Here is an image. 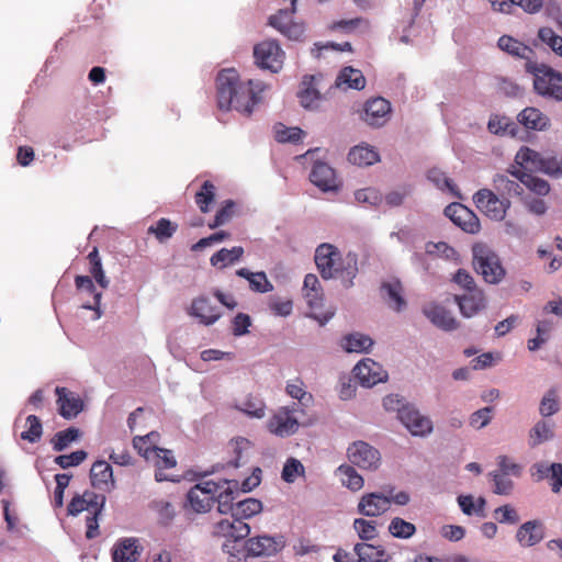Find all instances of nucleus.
<instances>
[{
    "instance_id": "nucleus-1",
    "label": "nucleus",
    "mask_w": 562,
    "mask_h": 562,
    "mask_svg": "<svg viewBox=\"0 0 562 562\" xmlns=\"http://www.w3.org/2000/svg\"><path fill=\"white\" fill-rule=\"evenodd\" d=\"M217 105L221 110L236 111L249 116L254 106L260 102L265 85L257 80L240 82L239 74L234 68L223 69L216 78Z\"/></svg>"
},
{
    "instance_id": "nucleus-2",
    "label": "nucleus",
    "mask_w": 562,
    "mask_h": 562,
    "mask_svg": "<svg viewBox=\"0 0 562 562\" xmlns=\"http://www.w3.org/2000/svg\"><path fill=\"white\" fill-rule=\"evenodd\" d=\"M315 265L323 279L341 277L352 280L358 271L357 258L348 255L345 259L337 247L331 244H322L315 250Z\"/></svg>"
},
{
    "instance_id": "nucleus-3",
    "label": "nucleus",
    "mask_w": 562,
    "mask_h": 562,
    "mask_svg": "<svg viewBox=\"0 0 562 562\" xmlns=\"http://www.w3.org/2000/svg\"><path fill=\"white\" fill-rule=\"evenodd\" d=\"M262 509V504L256 498H246L238 501L229 518L220 520L214 526V535L218 537L246 538L250 532V527L244 521Z\"/></svg>"
},
{
    "instance_id": "nucleus-4",
    "label": "nucleus",
    "mask_w": 562,
    "mask_h": 562,
    "mask_svg": "<svg viewBox=\"0 0 562 562\" xmlns=\"http://www.w3.org/2000/svg\"><path fill=\"white\" fill-rule=\"evenodd\" d=\"M526 72L533 77L535 91L544 98L562 101V74L544 64L525 63Z\"/></svg>"
},
{
    "instance_id": "nucleus-5",
    "label": "nucleus",
    "mask_w": 562,
    "mask_h": 562,
    "mask_svg": "<svg viewBox=\"0 0 562 562\" xmlns=\"http://www.w3.org/2000/svg\"><path fill=\"white\" fill-rule=\"evenodd\" d=\"M515 161L526 170L541 171L553 177L562 175V158L544 157L529 147H521L515 156Z\"/></svg>"
},
{
    "instance_id": "nucleus-6",
    "label": "nucleus",
    "mask_w": 562,
    "mask_h": 562,
    "mask_svg": "<svg viewBox=\"0 0 562 562\" xmlns=\"http://www.w3.org/2000/svg\"><path fill=\"white\" fill-rule=\"evenodd\" d=\"M473 266L475 271L491 284L501 282L505 276V269L498 256L484 246H475L473 248Z\"/></svg>"
},
{
    "instance_id": "nucleus-7",
    "label": "nucleus",
    "mask_w": 562,
    "mask_h": 562,
    "mask_svg": "<svg viewBox=\"0 0 562 562\" xmlns=\"http://www.w3.org/2000/svg\"><path fill=\"white\" fill-rule=\"evenodd\" d=\"M300 415H304V411L299 404L282 406L269 419L268 430L279 437H289L297 431Z\"/></svg>"
},
{
    "instance_id": "nucleus-8",
    "label": "nucleus",
    "mask_w": 562,
    "mask_h": 562,
    "mask_svg": "<svg viewBox=\"0 0 562 562\" xmlns=\"http://www.w3.org/2000/svg\"><path fill=\"white\" fill-rule=\"evenodd\" d=\"M476 207L487 217L494 221L504 220L510 202L506 198L497 196L490 189H481L473 195Z\"/></svg>"
},
{
    "instance_id": "nucleus-9",
    "label": "nucleus",
    "mask_w": 562,
    "mask_h": 562,
    "mask_svg": "<svg viewBox=\"0 0 562 562\" xmlns=\"http://www.w3.org/2000/svg\"><path fill=\"white\" fill-rule=\"evenodd\" d=\"M223 485L215 481L207 480L195 484L188 492V502L196 513L209 512L215 503V496Z\"/></svg>"
},
{
    "instance_id": "nucleus-10",
    "label": "nucleus",
    "mask_w": 562,
    "mask_h": 562,
    "mask_svg": "<svg viewBox=\"0 0 562 562\" xmlns=\"http://www.w3.org/2000/svg\"><path fill=\"white\" fill-rule=\"evenodd\" d=\"M291 8L281 9L269 18V24L289 40L299 41L304 35V25L293 21L296 12V0H289Z\"/></svg>"
},
{
    "instance_id": "nucleus-11",
    "label": "nucleus",
    "mask_w": 562,
    "mask_h": 562,
    "mask_svg": "<svg viewBox=\"0 0 562 562\" xmlns=\"http://www.w3.org/2000/svg\"><path fill=\"white\" fill-rule=\"evenodd\" d=\"M254 57L258 67L271 72L282 69L284 53L276 41H263L254 47Z\"/></svg>"
},
{
    "instance_id": "nucleus-12",
    "label": "nucleus",
    "mask_w": 562,
    "mask_h": 562,
    "mask_svg": "<svg viewBox=\"0 0 562 562\" xmlns=\"http://www.w3.org/2000/svg\"><path fill=\"white\" fill-rule=\"evenodd\" d=\"M348 459L362 470L374 471L381 462V454L378 449L366 441H356L347 450Z\"/></svg>"
},
{
    "instance_id": "nucleus-13",
    "label": "nucleus",
    "mask_w": 562,
    "mask_h": 562,
    "mask_svg": "<svg viewBox=\"0 0 562 562\" xmlns=\"http://www.w3.org/2000/svg\"><path fill=\"white\" fill-rule=\"evenodd\" d=\"M445 215L465 233L476 234L480 231L481 225L477 216L461 203L449 204L445 209Z\"/></svg>"
},
{
    "instance_id": "nucleus-14",
    "label": "nucleus",
    "mask_w": 562,
    "mask_h": 562,
    "mask_svg": "<svg viewBox=\"0 0 562 562\" xmlns=\"http://www.w3.org/2000/svg\"><path fill=\"white\" fill-rule=\"evenodd\" d=\"M355 378L362 386L371 387L387 379L382 366L370 358L361 360L353 369Z\"/></svg>"
},
{
    "instance_id": "nucleus-15",
    "label": "nucleus",
    "mask_w": 562,
    "mask_h": 562,
    "mask_svg": "<svg viewBox=\"0 0 562 562\" xmlns=\"http://www.w3.org/2000/svg\"><path fill=\"white\" fill-rule=\"evenodd\" d=\"M391 508V497L380 492L363 494L357 505V512L367 517H379Z\"/></svg>"
},
{
    "instance_id": "nucleus-16",
    "label": "nucleus",
    "mask_w": 562,
    "mask_h": 562,
    "mask_svg": "<svg viewBox=\"0 0 562 562\" xmlns=\"http://www.w3.org/2000/svg\"><path fill=\"white\" fill-rule=\"evenodd\" d=\"M391 115L390 102L381 97L368 100L364 104L362 120L370 126H383Z\"/></svg>"
},
{
    "instance_id": "nucleus-17",
    "label": "nucleus",
    "mask_w": 562,
    "mask_h": 562,
    "mask_svg": "<svg viewBox=\"0 0 562 562\" xmlns=\"http://www.w3.org/2000/svg\"><path fill=\"white\" fill-rule=\"evenodd\" d=\"M105 502L103 495H98L92 491H86L82 495L75 496L68 507V515L76 516L85 510L90 514H100Z\"/></svg>"
},
{
    "instance_id": "nucleus-18",
    "label": "nucleus",
    "mask_w": 562,
    "mask_h": 562,
    "mask_svg": "<svg viewBox=\"0 0 562 562\" xmlns=\"http://www.w3.org/2000/svg\"><path fill=\"white\" fill-rule=\"evenodd\" d=\"M423 313L432 325L445 331H452L459 327V322L441 304L430 302L424 305Z\"/></svg>"
},
{
    "instance_id": "nucleus-19",
    "label": "nucleus",
    "mask_w": 562,
    "mask_h": 562,
    "mask_svg": "<svg viewBox=\"0 0 562 562\" xmlns=\"http://www.w3.org/2000/svg\"><path fill=\"white\" fill-rule=\"evenodd\" d=\"M55 393L57 395L58 413L61 417L72 419L82 412L83 402L79 395L63 386H57Z\"/></svg>"
},
{
    "instance_id": "nucleus-20",
    "label": "nucleus",
    "mask_w": 562,
    "mask_h": 562,
    "mask_svg": "<svg viewBox=\"0 0 562 562\" xmlns=\"http://www.w3.org/2000/svg\"><path fill=\"white\" fill-rule=\"evenodd\" d=\"M400 420L413 436L423 437L432 430L431 420L413 407L400 411Z\"/></svg>"
},
{
    "instance_id": "nucleus-21",
    "label": "nucleus",
    "mask_w": 562,
    "mask_h": 562,
    "mask_svg": "<svg viewBox=\"0 0 562 562\" xmlns=\"http://www.w3.org/2000/svg\"><path fill=\"white\" fill-rule=\"evenodd\" d=\"M454 301L459 305L460 312L464 317H472L486 307V297L479 288H472L471 291L462 295H456Z\"/></svg>"
},
{
    "instance_id": "nucleus-22",
    "label": "nucleus",
    "mask_w": 562,
    "mask_h": 562,
    "mask_svg": "<svg viewBox=\"0 0 562 562\" xmlns=\"http://www.w3.org/2000/svg\"><path fill=\"white\" fill-rule=\"evenodd\" d=\"M546 537V527L540 519L528 520L516 531V540L521 547H533Z\"/></svg>"
},
{
    "instance_id": "nucleus-23",
    "label": "nucleus",
    "mask_w": 562,
    "mask_h": 562,
    "mask_svg": "<svg viewBox=\"0 0 562 562\" xmlns=\"http://www.w3.org/2000/svg\"><path fill=\"white\" fill-rule=\"evenodd\" d=\"M310 179L322 191H335L339 187L335 170L323 161H316L313 165Z\"/></svg>"
},
{
    "instance_id": "nucleus-24",
    "label": "nucleus",
    "mask_w": 562,
    "mask_h": 562,
    "mask_svg": "<svg viewBox=\"0 0 562 562\" xmlns=\"http://www.w3.org/2000/svg\"><path fill=\"white\" fill-rule=\"evenodd\" d=\"M245 543L247 553L250 557L272 555L282 548L280 541L269 536L252 537L245 541Z\"/></svg>"
},
{
    "instance_id": "nucleus-25",
    "label": "nucleus",
    "mask_w": 562,
    "mask_h": 562,
    "mask_svg": "<svg viewBox=\"0 0 562 562\" xmlns=\"http://www.w3.org/2000/svg\"><path fill=\"white\" fill-rule=\"evenodd\" d=\"M221 490H218L215 502H217V510L221 514H231L233 513L235 508V499L238 496V482L237 481H227L223 480L220 481Z\"/></svg>"
},
{
    "instance_id": "nucleus-26",
    "label": "nucleus",
    "mask_w": 562,
    "mask_h": 562,
    "mask_svg": "<svg viewBox=\"0 0 562 562\" xmlns=\"http://www.w3.org/2000/svg\"><path fill=\"white\" fill-rule=\"evenodd\" d=\"M497 46L508 55L525 59L526 63H535V52L531 47L509 35H503L498 38Z\"/></svg>"
},
{
    "instance_id": "nucleus-27",
    "label": "nucleus",
    "mask_w": 562,
    "mask_h": 562,
    "mask_svg": "<svg viewBox=\"0 0 562 562\" xmlns=\"http://www.w3.org/2000/svg\"><path fill=\"white\" fill-rule=\"evenodd\" d=\"M143 549L138 541L133 538H126L119 541L112 550L113 562H137Z\"/></svg>"
},
{
    "instance_id": "nucleus-28",
    "label": "nucleus",
    "mask_w": 562,
    "mask_h": 562,
    "mask_svg": "<svg viewBox=\"0 0 562 562\" xmlns=\"http://www.w3.org/2000/svg\"><path fill=\"white\" fill-rule=\"evenodd\" d=\"M190 314L200 318V322L204 325H212L221 317V312L212 305L206 296L193 300Z\"/></svg>"
},
{
    "instance_id": "nucleus-29",
    "label": "nucleus",
    "mask_w": 562,
    "mask_h": 562,
    "mask_svg": "<svg viewBox=\"0 0 562 562\" xmlns=\"http://www.w3.org/2000/svg\"><path fill=\"white\" fill-rule=\"evenodd\" d=\"M90 480L93 487L110 491L114 487L111 465L105 461H95L90 470Z\"/></svg>"
},
{
    "instance_id": "nucleus-30",
    "label": "nucleus",
    "mask_w": 562,
    "mask_h": 562,
    "mask_svg": "<svg viewBox=\"0 0 562 562\" xmlns=\"http://www.w3.org/2000/svg\"><path fill=\"white\" fill-rule=\"evenodd\" d=\"M76 290L80 293H87L92 296L91 302H87L82 304V307L86 310H93L97 312V316L100 317V302L102 297V293L98 292L95 285L92 281V278L89 276H77L75 278Z\"/></svg>"
},
{
    "instance_id": "nucleus-31",
    "label": "nucleus",
    "mask_w": 562,
    "mask_h": 562,
    "mask_svg": "<svg viewBox=\"0 0 562 562\" xmlns=\"http://www.w3.org/2000/svg\"><path fill=\"white\" fill-rule=\"evenodd\" d=\"M308 307L312 310L310 316L317 321L321 326H324L329 319H331L335 315V310L329 308L325 312L323 308L324 294L323 290L306 292L304 293Z\"/></svg>"
},
{
    "instance_id": "nucleus-32",
    "label": "nucleus",
    "mask_w": 562,
    "mask_h": 562,
    "mask_svg": "<svg viewBox=\"0 0 562 562\" xmlns=\"http://www.w3.org/2000/svg\"><path fill=\"white\" fill-rule=\"evenodd\" d=\"M149 462H153L156 467V473L155 479L158 482L162 481H169L171 477L167 474H165V470H169L176 467L177 461L172 454L171 450L162 449V448H156V451H154V456L151 457V460H148Z\"/></svg>"
},
{
    "instance_id": "nucleus-33",
    "label": "nucleus",
    "mask_w": 562,
    "mask_h": 562,
    "mask_svg": "<svg viewBox=\"0 0 562 562\" xmlns=\"http://www.w3.org/2000/svg\"><path fill=\"white\" fill-rule=\"evenodd\" d=\"M353 551L358 562H389L391 558L382 546H373L367 541L355 544Z\"/></svg>"
},
{
    "instance_id": "nucleus-34",
    "label": "nucleus",
    "mask_w": 562,
    "mask_h": 562,
    "mask_svg": "<svg viewBox=\"0 0 562 562\" xmlns=\"http://www.w3.org/2000/svg\"><path fill=\"white\" fill-rule=\"evenodd\" d=\"M381 292L387 305L396 312L402 311L406 306L403 296V286L398 280L383 282Z\"/></svg>"
},
{
    "instance_id": "nucleus-35",
    "label": "nucleus",
    "mask_w": 562,
    "mask_h": 562,
    "mask_svg": "<svg viewBox=\"0 0 562 562\" xmlns=\"http://www.w3.org/2000/svg\"><path fill=\"white\" fill-rule=\"evenodd\" d=\"M518 121L526 128L543 131L550 124L549 117L536 108H526L518 114Z\"/></svg>"
},
{
    "instance_id": "nucleus-36",
    "label": "nucleus",
    "mask_w": 562,
    "mask_h": 562,
    "mask_svg": "<svg viewBox=\"0 0 562 562\" xmlns=\"http://www.w3.org/2000/svg\"><path fill=\"white\" fill-rule=\"evenodd\" d=\"M348 160L352 165L366 167L378 162L380 160V156L374 147L369 145H358L349 150Z\"/></svg>"
},
{
    "instance_id": "nucleus-37",
    "label": "nucleus",
    "mask_w": 562,
    "mask_h": 562,
    "mask_svg": "<svg viewBox=\"0 0 562 562\" xmlns=\"http://www.w3.org/2000/svg\"><path fill=\"white\" fill-rule=\"evenodd\" d=\"M508 172L538 195H547L550 191L549 183L541 178L535 177L519 169L508 170Z\"/></svg>"
},
{
    "instance_id": "nucleus-38",
    "label": "nucleus",
    "mask_w": 562,
    "mask_h": 562,
    "mask_svg": "<svg viewBox=\"0 0 562 562\" xmlns=\"http://www.w3.org/2000/svg\"><path fill=\"white\" fill-rule=\"evenodd\" d=\"M236 274L246 279L249 282V288L254 292L267 293L273 290L272 283L268 280L263 271L251 272L246 268H240L236 271Z\"/></svg>"
},
{
    "instance_id": "nucleus-39",
    "label": "nucleus",
    "mask_w": 562,
    "mask_h": 562,
    "mask_svg": "<svg viewBox=\"0 0 562 562\" xmlns=\"http://www.w3.org/2000/svg\"><path fill=\"white\" fill-rule=\"evenodd\" d=\"M336 86L362 90L366 87V78L359 69L345 67L337 76Z\"/></svg>"
},
{
    "instance_id": "nucleus-40",
    "label": "nucleus",
    "mask_w": 562,
    "mask_h": 562,
    "mask_svg": "<svg viewBox=\"0 0 562 562\" xmlns=\"http://www.w3.org/2000/svg\"><path fill=\"white\" fill-rule=\"evenodd\" d=\"M340 345L347 352H367L373 346V340L368 335L352 333L344 336Z\"/></svg>"
},
{
    "instance_id": "nucleus-41",
    "label": "nucleus",
    "mask_w": 562,
    "mask_h": 562,
    "mask_svg": "<svg viewBox=\"0 0 562 562\" xmlns=\"http://www.w3.org/2000/svg\"><path fill=\"white\" fill-rule=\"evenodd\" d=\"M495 190L502 195H521L524 184L519 180L510 179L507 175H496L493 179Z\"/></svg>"
},
{
    "instance_id": "nucleus-42",
    "label": "nucleus",
    "mask_w": 562,
    "mask_h": 562,
    "mask_svg": "<svg viewBox=\"0 0 562 562\" xmlns=\"http://www.w3.org/2000/svg\"><path fill=\"white\" fill-rule=\"evenodd\" d=\"M244 256V248L240 246H235L232 249L222 248L210 259V262L213 267L225 268L229 265H234L239 261Z\"/></svg>"
},
{
    "instance_id": "nucleus-43",
    "label": "nucleus",
    "mask_w": 562,
    "mask_h": 562,
    "mask_svg": "<svg viewBox=\"0 0 562 562\" xmlns=\"http://www.w3.org/2000/svg\"><path fill=\"white\" fill-rule=\"evenodd\" d=\"M215 195L216 187L210 180H205L194 195V201L202 213L210 212L215 201Z\"/></svg>"
},
{
    "instance_id": "nucleus-44",
    "label": "nucleus",
    "mask_w": 562,
    "mask_h": 562,
    "mask_svg": "<svg viewBox=\"0 0 562 562\" xmlns=\"http://www.w3.org/2000/svg\"><path fill=\"white\" fill-rule=\"evenodd\" d=\"M225 538L226 541L223 543V550L228 554V562H245L249 554L246 550V543L241 541L244 538Z\"/></svg>"
},
{
    "instance_id": "nucleus-45",
    "label": "nucleus",
    "mask_w": 562,
    "mask_h": 562,
    "mask_svg": "<svg viewBox=\"0 0 562 562\" xmlns=\"http://www.w3.org/2000/svg\"><path fill=\"white\" fill-rule=\"evenodd\" d=\"M337 473L341 476V484L350 491L357 492L363 487V477L352 465L341 464L338 467Z\"/></svg>"
},
{
    "instance_id": "nucleus-46",
    "label": "nucleus",
    "mask_w": 562,
    "mask_h": 562,
    "mask_svg": "<svg viewBox=\"0 0 562 562\" xmlns=\"http://www.w3.org/2000/svg\"><path fill=\"white\" fill-rule=\"evenodd\" d=\"M178 229V224L168 218H160L155 225H150L147 233L154 235L159 243L170 239Z\"/></svg>"
},
{
    "instance_id": "nucleus-47",
    "label": "nucleus",
    "mask_w": 562,
    "mask_h": 562,
    "mask_svg": "<svg viewBox=\"0 0 562 562\" xmlns=\"http://www.w3.org/2000/svg\"><path fill=\"white\" fill-rule=\"evenodd\" d=\"M87 259L90 263L89 272L91 273V277L97 281V283L102 288L106 289L110 284L109 279L105 277L101 258L99 256L98 248L94 247L87 256Z\"/></svg>"
},
{
    "instance_id": "nucleus-48",
    "label": "nucleus",
    "mask_w": 562,
    "mask_h": 562,
    "mask_svg": "<svg viewBox=\"0 0 562 562\" xmlns=\"http://www.w3.org/2000/svg\"><path fill=\"white\" fill-rule=\"evenodd\" d=\"M313 76H305L302 81L304 89L299 92L300 102L305 109L314 108L321 99L319 92L313 87Z\"/></svg>"
},
{
    "instance_id": "nucleus-49",
    "label": "nucleus",
    "mask_w": 562,
    "mask_h": 562,
    "mask_svg": "<svg viewBox=\"0 0 562 562\" xmlns=\"http://www.w3.org/2000/svg\"><path fill=\"white\" fill-rule=\"evenodd\" d=\"M80 437V430L76 427H69L65 430H60L54 435L50 439V443L55 451L65 450L71 442L76 441Z\"/></svg>"
},
{
    "instance_id": "nucleus-50",
    "label": "nucleus",
    "mask_w": 562,
    "mask_h": 562,
    "mask_svg": "<svg viewBox=\"0 0 562 562\" xmlns=\"http://www.w3.org/2000/svg\"><path fill=\"white\" fill-rule=\"evenodd\" d=\"M26 429L21 432L20 437L31 443L38 442L43 435V426L40 418L35 415H29L25 419Z\"/></svg>"
},
{
    "instance_id": "nucleus-51",
    "label": "nucleus",
    "mask_w": 562,
    "mask_h": 562,
    "mask_svg": "<svg viewBox=\"0 0 562 562\" xmlns=\"http://www.w3.org/2000/svg\"><path fill=\"white\" fill-rule=\"evenodd\" d=\"M285 391L288 395L299 401L300 408L301 406H307L313 401L312 394L305 391V385L301 379L289 381Z\"/></svg>"
},
{
    "instance_id": "nucleus-52",
    "label": "nucleus",
    "mask_w": 562,
    "mask_h": 562,
    "mask_svg": "<svg viewBox=\"0 0 562 562\" xmlns=\"http://www.w3.org/2000/svg\"><path fill=\"white\" fill-rule=\"evenodd\" d=\"M157 432H149L146 436H136L133 439V447L137 452L143 456L146 461L151 460L156 446L154 445V438H157Z\"/></svg>"
},
{
    "instance_id": "nucleus-53",
    "label": "nucleus",
    "mask_w": 562,
    "mask_h": 562,
    "mask_svg": "<svg viewBox=\"0 0 562 562\" xmlns=\"http://www.w3.org/2000/svg\"><path fill=\"white\" fill-rule=\"evenodd\" d=\"M149 508L156 513L158 522L162 526H168L176 515L173 506L162 499L150 502Z\"/></svg>"
},
{
    "instance_id": "nucleus-54",
    "label": "nucleus",
    "mask_w": 562,
    "mask_h": 562,
    "mask_svg": "<svg viewBox=\"0 0 562 562\" xmlns=\"http://www.w3.org/2000/svg\"><path fill=\"white\" fill-rule=\"evenodd\" d=\"M353 529L358 537L363 541H370L378 537V524L374 520H368L364 518H356L353 520Z\"/></svg>"
},
{
    "instance_id": "nucleus-55",
    "label": "nucleus",
    "mask_w": 562,
    "mask_h": 562,
    "mask_svg": "<svg viewBox=\"0 0 562 562\" xmlns=\"http://www.w3.org/2000/svg\"><path fill=\"white\" fill-rule=\"evenodd\" d=\"M389 531L395 538L408 539L416 532V527L403 518L395 517L389 525Z\"/></svg>"
},
{
    "instance_id": "nucleus-56",
    "label": "nucleus",
    "mask_w": 562,
    "mask_h": 562,
    "mask_svg": "<svg viewBox=\"0 0 562 562\" xmlns=\"http://www.w3.org/2000/svg\"><path fill=\"white\" fill-rule=\"evenodd\" d=\"M515 128V123L510 122L506 116L492 115L487 123V130L495 135L514 134Z\"/></svg>"
},
{
    "instance_id": "nucleus-57",
    "label": "nucleus",
    "mask_w": 562,
    "mask_h": 562,
    "mask_svg": "<svg viewBox=\"0 0 562 562\" xmlns=\"http://www.w3.org/2000/svg\"><path fill=\"white\" fill-rule=\"evenodd\" d=\"M276 140L279 143H293L296 144L301 140L304 132L300 127H286L283 124H278L274 127Z\"/></svg>"
},
{
    "instance_id": "nucleus-58",
    "label": "nucleus",
    "mask_w": 562,
    "mask_h": 562,
    "mask_svg": "<svg viewBox=\"0 0 562 562\" xmlns=\"http://www.w3.org/2000/svg\"><path fill=\"white\" fill-rule=\"evenodd\" d=\"M538 37L557 55L562 57V36L558 35L551 27H541L538 31Z\"/></svg>"
},
{
    "instance_id": "nucleus-59",
    "label": "nucleus",
    "mask_w": 562,
    "mask_h": 562,
    "mask_svg": "<svg viewBox=\"0 0 562 562\" xmlns=\"http://www.w3.org/2000/svg\"><path fill=\"white\" fill-rule=\"evenodd\" d=\"M265 407L263 401L252 395L247 396L240 406H238V408L245 414L257 418L263 417Z\"/></svg>"
},
{
    "instance_id": "nucleus-60",
    "label": "nucleus",
    "mask_w": 562,
    "mask_h": 562,
    "mask_svg": "<svg viewBox=\"0 0 562 562\" xmlns=\"http://www.w3.org/2000/svg\"><path fill=\"white\" fill-rule=\"evenodd\" d=\"M235 212V202L232 200H226L221 209L216 212L215 217L212 222L209 223V227L214 229L218 226H222L229 222Z\"/></svg>"
},
{
    "instance_id": "nucleus-61",
    "label": "nucleus",
    "mask_w": 562,
    "mask_h": 562,
    "mask_svg": "<svg viewBox=\"0 0 562 562\" xmlns=\"http://www.w3.org/2000/svg\"><path fill=\"white\" fill-rule=\"evenodd\" d=\"M552 436H553V432H552L551 426L548 423L540 420L530 430V446H532V447L538 446V445L542 443L543 441L552 438Z\"/></svg>"
},
{
    "instance_id": "nucleus-62",
    "label": "nucleus",
    "mask_w": 562,
    "mask_h": 562,
    "mask_svg": "<svg viewBox=\"0 0 562 562\" xmlns=\"http://www.w3.org/2000/svg\"><path fill=\"white\" fill-rule=\"evenodd\" d=\"M427 178L439 189L441 190H448L451 193H454V184L450 178L446 176L443 171H441L438 168H431L428 173Z\"/></svg>"
},
{
    "instance_id": "nucleus-63",
    "label": "nucleus",
    "mask_w": 562,
    "mask_h": 562,
    "mask_svg": "<svg viewBox=\"0 0 562 562\" xmlns=\"http://www.w3.org/2000/svg\"><path fill=\"white\" fill-rule=\"evenodd\" d=\"M87 458V452L85 450H77L71 452L70 454H60L55 458L54 462L59 465L61 469H67L70 467L79 465Z\"/></svg>"
},
{
    "instance_id": "nucleus-64",
    "label": "nucleus",
    "mask_w": 562,
    "mask_h": 562,
    "mask_svg": "<svg viewBox=\"0 0 562 562\" xmlns=\"http://www.w3.org/2000/svg\"><path fill=\"white\" fill-rule=\"evenodd\" d=\"M303 473V464L299 460L290 458L283 467L282 479L288 483H292L299 475H302Z\"/></svg>"
}]
</instances>
